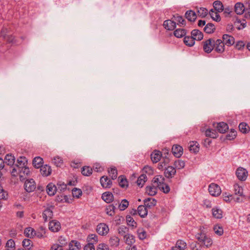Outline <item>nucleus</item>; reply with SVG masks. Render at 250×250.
I'll return each instance as SVG.
<instances>
[{
	"mask_svg": "<svg viewBox=\"0 0 250 250\" xmlns=\"http://www.w3.org/2000/svg\"><path fill=\"white\" fill-rule=\"evenodd\" d=\"M195 237L199 243L204 245L207 248L210 247L212 244L211 238L202 231L200 233H198Z\"/></svg>",
	"mask_w": 250,
	"mask_h": 250,
	"instance_id": "1",
	"label": "nucleus"
},
{
	"mask_svg": "<svg viewBox=\"0 0 250 250\" xmlns=\"http://www.w3.org/2000/svg\"><path fill=\"white\" fill-rule=\"evenodd\" d=\"M208 191L210 195L213 196H218L221 193L220 187L217 184L211 183L208 187Z\"/></svg>",
	"mask_w": 250,
	"mask_h": 250,
	"instance_id": "2",
	"label": "nucleus"
},
{
	"mask_svg": "<svg viewBox=\"0 0 250 250\" xmlns=\"http://www.w3.org/2000/svg\"><path fill=\"white\" fill-rule=\"evenodd\" d=\"M213 49L218 53H222L225 50L224 42L221 39L213 40Z\"/></svg>",
	"mask_w": 250,
	"mask_h": 250,
	"instance_id": "3",
	"label": "nucleus"
},
{
	"mask_svg": "<svg viewBox=\"0 0 250 250\" xmlns=\"http://www.w3.org/2000/svg\"><path fill=\"white\" fill-rule=\"evenodd\" d=\"M204 51L207 53H210L213 49V39H209L203 42Z\"/></svg>",
	"mask_w": 250,
	"mask_h": 250,
	"instance_id": "4",
	"label": "nucleus"
},
{
	"mask_svg": "<svg viewBox=\"0 0 250 250\" xmlns=\"http://www.w3.org/2000/svg\"><path fill=\"white\" fill-rule=\"evenodd\" d=\"M236 175L240 180L243 181L246 180L248 175V172L246 169L239 167L236 170Z\"/></svg>",
	"mask_w": 250,
	"mask_h": 250,
	"instance_id": "5",
	"label": "nucleus"
},
{
	"mask_svg": "<svg viewBox=\"0 0 250 250\" xmlns=\"http://www.w3.org/2000/svg\"><path fill=\"white\" fill-rule=\"evenodd\" d=\"M24 188L28 192L34 191L36 188V184L33 179L27 180L24 184Z\"/></svg>",
	"mask_w": 250,
	"mask_h": 250,
	"instance_id": "6",
	"label": "nucleus"
},
{
	"mask_svg": "<svg viewBox=\"0 0 250 250\" xmlns=\"http://www.w3.org/2000/svg\"><path fill=\"white\" fill-rule=\"evenodd\" d=\"M213 126L218 132L221 133H224L229 129L228 125L224 122L214 124Z\"/></svg>",
	"mask_w": 250,
	"mask_h": 250,
	"instance_id": "7",
	"label": "nucleus"
},
{
	"mask_svg": "<svg viewBox=\"0 0 250 250\" xmlns=\"http://www.w3.org/2000/svg\"><path fill=\"white\" fill-rule=\"evenodd\" d=\"M61 228V224L58 221L54 220L49 222V229L52 232H58Z\"/></svg>",
	"mask_w": 250,
	"mask_h": 250,
	"instance_id": "8",
	"label": "nucleus"
},
{
	"mask_svg": "<svg viewBox=\"0 0 250 250\" xmlns=\"http://www.w3.org/2000/svg\"><path fill=\"white\" fill-rule=\"evenodd\" d=\"M108 227L104 223H101L97 227V232L101 235H104L108 233Z\"/></svg>",
	"mask_w": 250,
	"mask_h": 250,
	"instance_id": "9",
	"label": "nucleus"
},
{
	"mask_svg": "<svg viewBox=\"0 0 250 250\" xmlns=\"http://www.w3.org/2000/svg\"><path fill=\"white\" fill-rule=\"evenodd\" d=\"M182 147L178 145H174L172 148V152L173 155L177 158H179L183 153Z\"/></svg>",
	"mask_w": 250,
	"mask_h": 250,
	"instance_id": "10",
	"label": "nucleus"
},
{
	"mask_svg": "<svg viewBox=\"0 0 250 250\" xmlns=\"http://www.w3.org/2000/svg\"><path fill=\"white\" fill-rule=\"evenodd\" d=\"M175 168L172 166L167 167L165 170L164 174L167 178L173 177L176 174Z\"/></svg>",
	"mask_w": 250,
	"mask_h": 250,
	"instance_id": "11",
	"label": "nucleus"
},
{
	"mask_svg": "<svg viewBox=\"0 0 250 250\" xmlns=\"http://www.w3.org/2000/svg\"><path fill=\"white\" fill-rule=\"evenodd\" d=\"M30 171L27 166L19 170V174L21 181H23L25 179V176L29 174Z\"/></svg>",
	"mask_w": 250,
	"mask_h": 250,
	"instance_id": "12",
	"label": "nucleus"
},
{
	"mask_svg": "<svg viewBox=\"0 0 250 250\" xmlns=\"http://www.w3.org/2000/svg\"><path fill=\"white\" fill-rule=\"evenodd\" d=\"M164 28L168 30H173L176 27V22L170 20H167L164 21L163 23Z\"/></svg>",
	"mask_w": 250,
	"mask_h": 250,
	"instance_id": "13",
	"label": "nucleus"
},
{
	"mask_svg": "<svg viewBox=\"0 0 250 250\" xmlns=\"http://www.w3.org/2000/svg\"><path fill=\"white\" fill-rule=\"evenodd\" d=\"M162 157L163 154L159 150H155L151 154V159L154 163L158 162Z\"/></svg>",
	"mask_w": 250,
	"mask_h": 250,
	"instance_id": "14",
	"label": "nucleus"
},
{
	"mask_svg": "<svg viewBox=\"0 0 250 250\" xmlns=\"http://www.w3.org/2000/svg\"><path fill=\"white\" fill-rule=\"evenodd\" d=\"M223 42H224V45L230 46L234 43V38L228 34H225L222 37Z\"/></svg>",
	"mask_w": 250,
	"mask_h": 250,
	"instance_id": "15",
	"label": "nucleus"
},
{
	"mask_svg": "<svg viewBox=\"0 0 250 250\" xmlns=\"http://www.w3.org/2000/svg\"><path fill=\"white\" fill-rule=\"evenodd\" d=\"M191 36L194 40L201 41L203 38V34L199 30L194 29L191 32Z\"/></svg>",
	"mask_w": 250,
	"mask_h": 250,
	"instance_id": "16",
	"label": "nucleus"
},
{
	"mask_svg": "<svg viewBox=\"0 0 250 250\" xmlns=\"http://www.w3.org/2000/svg\"><path fill=\"white\" fill-rule=\"evenodd\" d=\"M27 165V160L24 157H20L17 159L15 167L18 168V170L22 168Z\"/></svg>",
	"mask_w": 250,
	"mask_h": 250,
	"instance_id": "17",
	"label": "nucleus"
},
{
	"mask_svg": "<svg viewBox=\"0 0 250 250\" xmlns=\"http://www.w3.org/2000/svg\"><path fill=\"white\" fill-rule=\"evenodd\" d=\"M186 248V243L183 240H179L177 241L175 246L172 248L171 250H185Z\"/></svg>",
	"mask_w": 250,
	"mask_h": 250,
	"instance_id": "18",
	"label": "nucleus"
},
{
	"mask_svg": "<svg viewBox=\"0 0 250 250\" xmlns=\"http://www.w3.org/2000/svg\"><path fill=\"white\" fill-rule=\"evenodd\" d=\"M102 187L104 188H109L112 185V181L106 176H103L100 179Z\"/></svg>",
	"mask_w": 250,
	"mask_h": 250,
	"instance_id": "19",
	"label": "nucleus"
},
{
	"mask_svg": "<svg viewBox=\"0 0 250 250\" xmlns=\"http://www.w3.org/2000/svg\"><path fill=\"white\" fill-rule=\"evenodd\" d=\"M46 190L49 196H53L57 190V187L52 183H49L46 187Z\"/></svg>",
	"mask_w": 250,
	"mask_h": 250,
	"instance_id": "20",
	"label": "nucleus"
},
{
	"mask_svg": "<svg viewBox=\"0 0 250 250\" xmlns=\"http://www.w3.org/2000/svg\"><path fill=\"white\" fill-rule=\"evenodd\" d=\"M188 148L190 151L197 153L199 150V144L197 142L191 141L188 143Z\"/></svg>",
	"mask_w": 250,
	"mask_h": 250,
	"instance_id": "21",
	"label": "nucleus"
},
{
	"mask_svg": "<svg viewBox=\"0 0 250 250\" xmlns=\"http://www.w3.org/2000/svg\"><path fill=\"white\" fill-rule=\"evenodd\" d=\"M165 179L162 175H156L153 179V183L159 188L164 183Z\"/></svg>",
	"mask_w": 250,
	"mask_h": 250,
	"instance_id": "22",
	"label": "nucleus"
},
{
	"mask_svg": "<svg viewBox=\"0 0 250 250\" xmlns=\"http://www.w3.org/2000/svg\"><path fill=\"white\" fill-rule=\"evenodd\" d=\"M40 168L41 173L43 176H47L51 173V167L48 165L42 166Z\"/></svg>",
	"mask_w": 250,
	"mask_h": 250,
	"instance_id": "23",
	"label": "nucleus"
},
{
	"mask_svg": "<svg viewBox=\"0 0 250 250\" xmlns=\"http://www.w3.org/2000/svg\"><path fill=\"white\" fill-rule=\"evenodd\" d=\"M15 162V158L12 154H7L4 158V163L10 166H13Z\"/></svg>",
	"mask_w": 250,
	"mask_h": 250,
	"instance_id": "24",
	"label": "nucleus"
},
{
	"mask_svg": "<svg viewBox=\"0 0 250 250\" xmlns=\"http://www.w3.org/2000/svg\"><path fill=\"white\" fill-rule=\"evenodd\" d=\"M186 18L190 21H194L197 18L195 12L192 10L187 11L185 14Z\"/></svg>",
	"mask_w": 250,
	"mask_h": 250,
	"instance_id": "25",
	"label": "nucleus"
},
{
	"mask_svg": "<svg viewBox=\"0 0 250 250\" xmlns=\"http://www.w3.org/2000/svg\"><path fill=\"white\" fill-rule=\"evenodd\" d=\"M146 206L140 205L138 207L137 211L141 217H145L147 214V209Z\"/></svg>",
	"mask_w": 250,
	"mask_h": 250,
	"instance_id": "26",
	"label": "nucleus"
},
{
	"mask_svg": "<svg viewBox=\"0 0 250 250\" xmlns=\"http://www.w3.org/2000/svg\"><path fill=\"white\" fill-rule=\"evenodd\" d=\"M120 239L116 236L110 237L109 240V245L111 247H117L119 246Z\"/></svg>",
	"mask_w": 250,
	"mask_h": 250,
	"instance_id": "27",
	"label": "nucleus"
},
{
	"mask_svg": "<svg viewBox=\"0 0 250 250\" xmlns=\"http://www.w3.org/2000/svg\"><path fill=\"white\" fill-rule=\"evenodd\" d=\"M102 199L106 203H109L113 200V195L109 192H105L102 194Z\"/></svg>",
	"mask_w": 250,
	"mask_h": 250,
	"instance_id": "28",
	"label": "nucleus"
},
{
	"mask_svg": "<svg viewBox=\"0 0 250 250\" xmlns=\"http://www.w3.org/2000/svg\"><path fill=\"white\" fill-rule=\"evenodd\" d=\"M234 9L235 12L238 15L242 14L245 10L244 5L240 2H237L235 4Z\"/></svg>",
	"mask_w": 250,
	"mask_h": 250,
	"instance_id": "29",
	"label": "nucleus"
},
{
	"mask_svg": "<svg viewBox=\"0 0 250 250\" xmlns=\"http://www.w3.org/2000/svg\"><path fill=\"white\" fill-rule=\"evenodd\" d=\"M68 246L69 250H79L81 247L80 243L76 241H72Z\"/></svg>",
	"mask_w": 250,
	"mask_h": 250,
	"instance_id": "30",
	"label": "nucleus"
},
{
	"mask_svg": "<svg viewBox=\"0 0 250 250\" xmlns=\"http://www.w3.org/2000/svg\"><path fill=\"white\" fill-rule=\"evenodd\" d=\"M124 241L126 244L131 246L135 242L134 236L131 234H127L124 237Z\"/></svg>",
	"mask_w": 250,
	"mask_h": 250,
	"instance_id": "31",
	"label": "nucleus"
},
{
	"mask_svg": "<svg viewBox=\"0 0 250 250\" xmlns=\"http://www.w3.org/2000/svg\"><path fill=\"white\" fill-rule=\"evenodd\" d=\"M205 135L207 137L215 139L218 137V133L215 130L209 128L205 131Z\"/></svg>",
	"mask_w": 250,
	"mask_h": 250,
	"instance_id": "32",
	"label": "nucleus"
},
{
	"mask_svg": "<svg viewBox=\"0 0 250 250\" xmlns=\"http://www.w3.org/2000/svg\"><path fill=\"white\" fill-rule=\"evenodd\" d=\"M52 216L53 211L50 208H46L42 213V217L44 221H47V219L52 218Z\"/></svg>",
	"mask_w": 250,
	"mask_h": 250,
	"instance_id": "33",
	"label": "nucleus"
},
{
	"mask_svg": "<svg viewBox=\"0 0 250 250\" xmlns=\"http://www.w3.org/2000/svg\"><path fill=\"white\" fill-rule=\"evenodd\" d=\"M24 233L28 238H33L35 237V230L32 228H27L24 229Z\"/></svg>",
	"mask_w": 250,
	"mask_h": 250,
	"instance_id": "34",
	"label": "nucleus"
},
{
	"mask_svg": "<svg viewBox=\"0 0 250 250\" xmlns=\"http://www.w3.org/2000/svg\"><path fill=\"white\" fill-rule=\"evenodd\" d=\"M87 244L93 245L98 242V236L95 234H91L88 236L87 238Z\"/></svg>",
	"mask_w": 250,
	"mask_h": 250,
	"instance_id": "35",
	"label": "nucleus"
},
{
	"mask_svg": "<svg viewBox=\"0 0 250 250\" xmlns=\"http://www.w3.org/2000/svg\"><path fill=\"white\" fill-rule=\"evenodd\" d=\"M156 200L153 198H148L144 200V204L147 208H150L154 206L156 204Z\"/></svg>",
	"mask_w": 250,
	"mask_h": 250,
	"instance_id": "36",
	"label": "nucleus"
},
{
	"mask_svg": "<svg viewBox=\"0 0 250 250\" xmlns=\"http://www.w3.org/2000/svg\"><path fill=\"white\" fill-rule=\"evenodd\" d=\"M212 215L214 217L220 219L222 217V211L218 208H214L212 209Z\"/></svg>",
	"mask_w": 250,
	"mask_h": 250,
	"instance_id": "37",
	"label": "nucleus"
},
{
	"mask_svg": "<svg viewBox=\"0 0 250 250\" xmlns=\"http://www.w3.org/2000/svg\"><path fill=\"white\" fill-rule=\"evenodd\" d=\"M43 159L40 157H36L33 160V165L36 168H39L42 166Z\"/></svg>",
	"mask_w": 250,
	"mask_h": 250,
	"instance_id": "38",
	"label": "nucleus"
},
{
	"mask_svg": "<svg viewBox=\"0 0 250 250\" xmlns=\"http://www.w3.org/2000/svg\"><path fill=\"white\" fill-rule=\"evenodd\" d=\"M213 7L218 12H221L224 10L223 5L222 3L219 0L215 1L213 2Z\"/></svg>",
	"mask_w": 250,
	"mask_h": 250,
	"instance_id": "39",
	"label": "nucleus"
},
{
	"mask_svg": "<svg viewBox=\"0 0 250 250\" xmlns=\"http://www.w3.org/2000/svg\"><path fill=\"white\" fill-rule=\"evenodd\" d=\"M234 193L236 195H238L240 197H244L243 194V189L242 187L239 186L238 184H235L233 186Z\"/></svg>",
	"mask_w": 250,
	"mask_h": 250,
	"instance_id": "40",
	"label": "nucleus"
},
{
	"mask_svg": "<svg viewBox=\"0 0 250 250\" xmlns=\"http://www.w3.org/2000/svg\"><path fill=\"white\" fill-rule=\"evenodd\" d=\"M118 231L121 235L124 237L125 236L129 233V229L125 226H121L118 228Z\"/></svg>",
	"mask_w": 250,
	"mask_h": 250,
	"instance_id": "41",
	"label": "nucleus"
},
{
	"mask_svg": "<svg viewBox=\"0 0 250 250\" xmlns=\"http://www.w3.org/2000/svg\"><path fill=\"white\" fill-rule=\"evenodd\" d=\"M173 18L174 20L177 22V24H180V26L186 25V21L182 16L178 15H175L173 16Z\"/></svg>",
	"mask_w": 250,
	"mask_h": 250,
	"instance_id": "42",
	"label": "nucleus"
},
{
	"mask_svg": "<svg viewBox=\"0 0 250 250\" xmlns=\"http://www.w3.org/2000/svg\"><path fill=\"white\" fill-rule=\"evenodd\" d=\"M157 191V188L155 186H149L146 188V193L150 196H154L155 195Z\"/></svg>",
	"mask_w": 250,
	"mask_h": 250,
	"instance_id": "43",
	"label": "nucleus"
},
{
	"mask_svg": "<svg viewBox=\"0 0 250 250\" xmlns=\"http://www.w3.org/2000/svg\"><path fill=\"white\" fill-rule=\"evenodd\" d=\"M209 14L211 18L216 21H220L221 20L220 16H219L218 12L214 11L213 9H211L209 12Z\"/></svg>",
	"mask_w": 250,
	"mask_h": 250,
	"instance_id": "44",
	"label": "nucleus"
},
{
	"mask_svg": "<svg viewBox=\"0 0 250 250\" xmlns=\"http://www.w3.org/2000/svg\"><path fill=\"white\" fill-rule=\"evenodd\" d=\"M184 42L189 46H192L195 43V41L191 36H186L184 38Z\"/></svg>",
	"mask_w": 250,
	"mask_h": 250,
	"instance_id": "45",
	"label": "nucleus"
},
{
	"mask_svg": "<svg viewBox=\"0 0 250 250\" xmlns=\"http://www.w3.org/2000/svg\"><path fill=\"white\" fill-rule=\"evenodd\" d=\"M186 34V31L184 29H177L174 32V36L178 38H182Z\"/></svg>",
	"mask_w": 250,
	"mask_h": 250,
	"instance_id": "46",
	"label": "nucleus"
},
{
	"mask_svg": "<svg viewBox=\"0 0 250 250\" xmlns=\"http://www.w3.org/2000/svg\"><path fill=\"white\" fill-rule=\"evenodd\" d=\"M214 25L212 23L207 24L204 28V31L208 34H211L215 30Z\"/></svg>",
	"mask_w": 250,
	"mask_h": 250,
	"instance_id": "47",
	"label": "nucleus"
},
{
	"mask_svg": "<svg viewBox=\"0 0 250 250\" xmlns=\"http://www.w3.org/2000/svg\"><path fill=\"white\" fill-rule=\"evenodd\" d=\"M213 230L215 233L219 236H221L224 233V230L222 227L219 225L214 226Z\"/></svg>",
	"mask_w": 250,
	"mask_h": 250,
	"instance_id": "48",
	"label": "nucleus"
},
{
	"mask_svg": "<svg viewBox=\"0 0 250 250\" xmlns=\"http://www.w3.org/2000/svg\"><path fill=\"white\" fill-rule=\"evenodd\" d=\"M146 176L145 174L141 175L137 179V184L139 186L143 187L146 180Z\"/></svg>",
	"mask_w": 250,
	"mask_h": 250,
	"instance_id": "49",
	"label": "nucleus"
},
{
	"mask_svg": "<svg viewBox=\"0 0 250 250\" xmlns=\"http://www.w3.org/2000/svg\"><path fill=\"white\" fill-rule=\"evenodd\" d=\"M240 131L243 133H246L249 130V126L245 123H241L239 125Z\"/></svg>",
	"mask_w": 250,
	"mask_h": 250,
	"instance_id": "50",
	"label": "nucleus"
},
{
	"mask_svg": "<svg viewBox=\"0 0 250 250\" xmlns=\"http://www.w3.org/2000/svg\"><path fill=\"white\" fill-rule=\"evenodd\" d=\"M92 173V169L89 167L85 166L82 168V173L86 176L90 175Z\"/></svg>",
	"mask_w": 250,
	"mask_h": 250,
	"instance_id": "51",
	"label": "nucleus"
},
{
	"mask_svg": "<svg viewBox=\"0 0 250 250\" xmlns=\"http://www.w3.org/2000/svg\"><path fill=\"white\" fill-rule=\"evenodd\" d=\"M208 12V10L205 8L200 7L197 8L198 16L201 18L205 17L207 16Z\"/></svg>",
	"mask_w": 250,
	"mask_h": 250,
	"instance_id": "52",
	"label": "nucleus"
},
{
	"mask_svg": "<svg viewBox=\"0 0 250 250\" xmlns=\"http://www.w3.org/2000/svg\"><path fill=\"white\" fill-rule=\"evenodd\" d=\"M108 173L113 180L116 179L117 177V170L115 167H111L110 169L108 170Z\"/></svg>",
	"mask_w": 250,
	"mask_h": 250,
	"instance_id": "53",
	"label": "nucleus"
},
{
	"mask_svg": "<svg viewBox=\"0 0 250 250\" xmlns=\"http://www.w3.org/2000/svg\"><path fill=\"white\" fill-rule=\"evenodd\" d=\"M119 181V185L122 188H126L128 186V182L126 179L123 176H120L118 177Z\"/></svg>",
	"mask_w": 250,
	"mask_h": 250,
	"instance_id": "54",
	"label": "nucleus"
},
{
	"mask_svg": "<svg viewBox=\"0 0 250 250\" xmlns=\"http://www.w3.org/2000/svg\"><path fill=\"white\" fill-rule=\"evenodd\" d=\"M174 167L180 169L185 167V162L181 160H178L175 161L174 163Z\"/></svg>",
	"mask_w": 250,
	"mask_h": 250,
	"instance_id": "55",
	"label": "nucleus"
},
{
	"mask_svg": "<svg viewBox=\"0 0 250 250\" xmlns=\"http://www.w3.org/2000/svg\"><path fill=\"white\" fill-rule=\"evenodd\" d=\"M32 241L28 239H25L22 241V246L25 248V250H30L31 247Z\"/></svg>",
	"mask_w": 250,
	"mask_h": 250,
	"instance_id": "56",
	"label": "nucleus"
},
{
	"mask_svg": "<svg viewBox=\"0 0 250 250\" xmlns=\"http://www.w3.org/2000/svg\"><path fill=\"white\" fill-rule=\"evenodd\" d=\"M115 208H116L114 205H109L106 208V212L108 215L112 216L114 214Z\"/></svg>",
	"mask_w": 250,
	"mask_h": 250,
	"instance_id": "57",
	"label": "nucleus"
},
{
	"mask_svg": "<svg viewBox=\"0 0 250 250\" xmlns=\"http://www.w3.org/2000/svg\"><path fill=\"white\" fill-rule=\"evenodd\" d=\"M53 163L57 166V167H61L63 164L62 159L59 156H56L54 157V159L52 160Z\"/></svg>",
	"mask_w": 250,
	"mask_h": 250,
	"instance_id": "58",
	"label": "nucleus"
},
{
	"mask_svg": "<svg viewBox=\"0 0 250 250\" xmlns=\"http://www.w3.org/2000/svg\"><path fill=\"white\" fill-rule=\"evenodd\" d=\"M236 131L234 129H231L229 133L227 134L226 138L229 140H231L234 139L236 136Z\"/></svg>",
	"mask_w": 250,
	"mask_h": 250,
	"instance_id": "59",
	"label": "nucleus"
},
{
	"mask_svg": "<svg viewBox=\"0 0 250 250\" xmlns=\"http://www.w3.org/2000/svg\"><path fill=\"white\" fill-rule=\"evenodd\" d=\"M129 203L128 202L125 200L124 199L122 201L121 203L119 205V208L121 210H125L127 207L128 206Z\"/></svg>",
	"mask_w": 250,
	"mask_h": 250,
	"instance_id": "60",
	"label": "nucleus"
},
{
	"mask_svg": "<svg viewBox=\"0 0 250 250\" xmlns=\"http://www.w3.org/2000/svg\"><path fill=\"white\" fill-rule=\"evenodd\" d=\"M59 245L62 248L66 246L68 243L67 239L63 236H60L58 239Z\"/></svg>",
	"mask_w": 250,
	"mask_h": 250,
	"instance_id": "61",
	"label": "nucleus"
},
{
	"mask_svg": "<svg viewBox=\"0 0 250 250\" xmlns=\"http://www.w3.org/2000/svg\"><path fill=\"white\" fill-rule=\"evenodd\" d=\"M72 191L73 197L77 198H79L82 194V191L79 188H74Z\"/></svg>",
	"mask_w": 250,
	"mask_h": 250,
	"instance_id": "62",
	"label": "nucleus"
},
{
	"mask_svg": "<svg viewBox=\"0 0 250 250\" xmlns=\"http://www.w3.org/2000/svg\"><path fill=\"white\" fill-rule=\"evenodd\" d=\"M190 248L191 250H201V246L199 245L197 242H192L189 245Z\"/></svg>",
	"mask_w": 250,
	"mask_h": 250,
	"instance_id": "63",
	"label": "nucleus"
},
{
	"mask_svg": "<svg viewBox=\"0 0 250 250\" xmlns=\"http://www.w3.org/2000/svg\"><path fill=\"white\" fill-rule=\"evenodd\" d=\"M159 188L166 193L169 192L170 191L169 187L167 184L165 183L162 185V186H161Z\"/></svg>",
	"mask_w": 250,
	"mask_h": 250,
	"instance_id": "64",
	"label": "nucleus"
}]
</instances>
